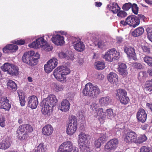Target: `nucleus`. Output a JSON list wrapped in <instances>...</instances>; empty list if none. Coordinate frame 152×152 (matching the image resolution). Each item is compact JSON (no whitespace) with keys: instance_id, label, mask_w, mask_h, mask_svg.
<instances>
[{"instance_id":"f257e3e1","label":"nucleus","mask_w":152,"mask_h":152,"mask_svg":"<svg viewBox=\"0 0 152 152\" xmlns=\"http://www.w3.org/2000/svg\"><path fill=\"white\" fill-rule=\"evenodd\" d=\"M83 93L85 96H88L92 98H94L98 96L100 93L101 91L97 86L88 83L85 85Z\"/></svg>"},{"instance_id":"f03ea898","label":"nucleus","mask_w":152,"mask_h":152,"mask_svg":"<svg viewBox=\"0 0 152 152\" xmlns=\"http://www.w3.org/2000/svg\"><path fill=\"white\" fill-rule=\"evenodd\" d=\"M39 58V55L36 53L35 55L34 51H30L24 53L22 57V61L31 66L37 64V60Z\"/></svg>"},{"instance_id":"7ed1b4c3","label":"nucleus","mask_w":152,"mask_h":152,"mask_svg":"<svg viewBox=\"0 0 152 152\" xmlns=\"http://www.w3.org/2000/svg\"><path fill=\"white\" fill-rule=\"evenodd\" d=\"M39 58V55L36 53L35 55L34 51H30L24 53L22 57V61L31 66L37 64V60Z\"/></svg>"},{"instance_id":"20e7f679","label":"nucleus","mask_w":152,"mask_h":152,"mask_svg":"<svg viewBox=\"0 0 152 152\" xmlns=\"http://www.w3.org/2000/svg\"><path fill=\"white\" fill-rule=\"evenodd\" d=\"M70 72L69 69L66 66H60L56 68L54 71L53 75L58 81L63 82L66 79V75Z\"/></svg>"},{"instance_id":"39448f33","label":"nucleus","mask_w":152,"mask_h":152,"mask_svg":"<svg viewBox=\"0 0 152 152\" xmlns=\"http://www.w3.org/2000/svg\"><path fill=\"white\" fill-rule=\"evenodd\" d=\"M32 130L31 126L28 124L23 125L20 126L17 130L18 138L20 140L27 139L28 137V133L32 132Z\"/></svg>"},{"instance_id":"423d86ee","label":"nucleus","mask_w":152,"mask_h":152,"mask_svg":"<svg viewBox=\"0 0 152 152\" xmlns=\"http://www.w3.org/2000/svg\"><path fill=\"white\" fill-rule=\"evenodd\" d=\"M77 121L76 117L74 116H71L67 124V134L70 136L73 135L77 130Z\"/></svg>"},{"instance_id":"0eeeda50","label":"nucleus","mask_w":152,"mask_h":152,"mask_svg":"<svg viewBox=\"0 0 152 152\" xmlns=\"http://www.w3.org/2000/svg\"><path fill=\"white\" fill-rule=\"evenodd\" d=\"M120 57L119 53L113 48L106 52L103 58L106 61L111 62L118 59Z\"/></svg>"},{"instance_id":"6e6552de","label":"nucleus","mask_w":152,"mask_h":152,"mask_svg":"<svg viewBox=\"0 0 152 152\" xmlns=\"http://www.w3.org/2000/svg\"><path fill=\"white\" fill-rule=\"evenodd\" d=\"M140 23V19L133 16H129L125 21H121L120 23L124 26L128 25L134 28L138 25Z\"/></svg>"},{"instance_id":"1a4fd4ad","label":"nucleus","mask_w":152,"mask_h":152,"mask_svg":"<svg viewBox=\"0 0 152 152\" xmlns=\"http://www.w3.org/2000/svg\"><path fill=\"white\" fill-rule=\"evenodd\" d=\"M116 96L118 97L121 103L123 104H127L129 102V97L127 96V92L124 89H119L117 91Z\"/></svg>"},{"instance_id":"9d476101","label":"nucleus","mask_w":152,"mask_h":152,"mask_svg":"<svg viewBox=\"0 0 152 152\" xmlns=\"http://www.w3.org/2000/svg\"><path fill=\"white\" fill-rule=\"evenodd\" d=\"M112 135V133L110 132H106L105 133H102L100 134L99 138L96 140L94 142V145L97 148H99L101 145L102 144L104 143Z\"/></svg>"},{"instance_id":"9b49d317","label":"nucleus","mask_w":152,"mask_h":152,"mask_svg":"<svg viewBox=\"0 0 152 152\" xmlns=\"http://www.w3.org/2000/svg\"><path fill=\"white\" fill-rule=\"evenodd\" d=\"M49 37L48 35H46L43 37H40L36 39L35 41H34L30 44L29 45V47L33 48H42L44 44L46 43V41L45 39L44 38L47 39Z\"/></svg>"},{"instance_id":"f8f14e48","label":"nucleus","mask_w":152,"mask_h":152,"mask_svg":"<svg viewBox=\"0 0 152 152\" xmlns=\"http://www.w3.org/2000/svg\"><path fill=\"white\" fill-rule=\"evenodd\" d=\"M72 41L74 48L76 50L79 52H81L84 50L85 45L80 38L72 37Z\"/></svg>"},{"instance_id":"ddd939ff","label":"nucleus","mask_w":152,"mask_h":152,"mask_svg":"<svg viewBox=\"0 0 152 152\" xmlns=\"http://www.w3.org/2000/svg\"><path fill=\"white\" fill-rule=\"evenodd\" d=\"M58 64L57 60L56 58H53L48 61L47 63L45 65L44 69L46 72L49 73Z\"/></svg>"},{"instance_id":"4468645a","label":"nucleus","mask_w":152,"mask_h":152,"mask_svg":"<svg viewBox=\"0 0 152 152\" xmlns=\"http://www.w3.org/2000/svg\"><path fill=\"white\" fill-rule=\"evenodd\" d=\"M118 144V140L114 138L111 140L107 142L104 146V149L107 151H110L115 149Z\"/></svg>"},{"instance_id":"2eb2a0df","label":"nucleus","mask_w":152,"mask_h":152,"mask_svg":"<svg viewBox=\"0 0 152 152\" xmlns=\"http://www.w3.org/2000/svg\"><path fill=\"white\" fill-rule=\"evenodd\" d=\"M124 141L126 143H129L134 142L135 143L137 135L133 131H129L123 136Z\"/></svg>"},{"instance_id":"dca6fc26","label":"nucleus","mask_w":152,"mask_h":152,"mask_svg":"<svg viewBox=\"0 0 152 152\" xmlns=\"http://www.w3.org/2000/svg\"><path fill=\"white\" fill-rule=\"evenodd\" d=\"M60 149L66 150L67 152L75 151L77 149V148L73 145L72 142L70 141H66L63 142L60 146Z\"/></svg>"},{"instance_id":"f3484780","label":"nucleus","mask_w":152,"mask_h":152,"mask_svg":"<svg viewBox=\"0 0 152 152\" xmlns=\"http://www.w3.org/2000/svg\"><path fill=\"white\" fill-rule=\"evenodd\" d=\"M88 135L83 132H81L78 135V145L81 148V146H85L88 144Z\"/></svg>"},{"instance_id":"a211bd4d","label":"nucleus","mask_w":152,"mask_h":152,"mask_svg":"<svg viewBox=\"0 0 152 152\" xmlns=\"http://www.w3.org/2000/svg\"><path fill=\"white\" fill-rule=\"evenodd\" d=\"M58 100L56 96L53 94H50L46 98L43 99L42 102L52 107L55 106Z\"/></svg>"},{"instance_id":"6ab92c4d","label":"nucleus","mask_w":152,"mask_h":152,"mask_svg":"<svg viewBox=\"0 0 152 152\" xmlns=\"http://www.w3.org/2000/svg\"><path fill=\"white\" fill-rule=\"evenodd\" d=\"M136 117L138 121L144 123L146 121L147 114L143 109L140 108L137 113Z\"/></svg>"},{"instance_id":"aec40b11","label":"nucleus","mask_w":152,"mask_h":152,"mask_svg":"<svg viewBox=\"0 0 152 152\" xmlns=\"http://www.w3.org/2000/svg\"><path fill=\"white\" fill-rule=\"evenodd\" d=\"M9 100L5 96L0 98V108L4 109L5 110H9L11 107L10 104L9 103Z\"/></svg>"},{"instance_id":"412c9836","label":"nucleus","mask_w":152,"mask_h":152,"mask_svg":"<svg viewBox=\"0 0 152 152\" xmlns=\"http://www.w3.org/2000/svg\"><path fill=\"white\" fill-rule=\"evenodd\" d=\"M28 106L32 109H35L37 107L38 104L37 98L35 96L33 95L28 98Z\"/></svg>"},{"instance_id":"4be33fe9","label":"nucleus","mask_w":152,"mask_h":152,"mask_svg":"<svg viewBox=\"0 0 152 152\" xmlns=\"http://www.w3.org/2000/svg\"><path fill=\"white\" fill-rule=\"evenodd\" d=\"M51 40L53 43L57 45H61L65 43L64 37L60 35H54Z\"/></svg>"},{"instance_id":"5701e85b","label":"nucleus","mask_w":152,"mask_h":152,"mask_svg":"<svg viewBox=\"0 0 152 152\" xmlns=\"http://www.w3.org/2000/svg\"><path fill=\"white\" fill-rule=\"evenodd\" d=\"M42 107L41 111L42 113L47 116L50 115L52 113V107L42 102Z\"/></svg>"},{"instance_id":"b1692460","label":"nucleus","mask_w":152,"mask_h":152,"mask_svg":"<svg viewBox=\"0 0 152 152\" xmlns=\"http://www.w3.org/2000/svg\"><path fill=\"white\" fill-rule=\"evenodd\" d=\"M18 47L17 45L14 44H8L3 48V52L4 53H8L9 52L13 53L16 52L18 49Z\"/></svg>"},{"instance_id":"393cba45","label":"nucleus","mask_w":152,"mask_h":152,"mask_svg":"<svg viewBox=\"0 0 152 152\" xmlns=\"http://www.w3.org/2000/svg\"><path fill=\"white\" fill-rule=\"evenodd\" d=\"M124 52L129 58L134 59L136 57V53L134 49L132 47L125 46L124 48Z\"/></svg>"},{"instance_id":"a878e982","label":"nucleus","mask_w":152,"mask_h":152,"mask_svg":"<svg viewBox=\"0 0 152 152\" xmlns=\"http://www.w3.org/2000/svg\"><path fill=\"white\" fill-rule=\"evenodd\" d=\"M53 131V128L50 125L48 124L45 126L42 130V133L44 135L48 136L51 135Z\"/></svg>"},{"instance_id":"bb28decb","label":"nucleus","mask_w":152,"mask_h":152,"mask_svg":"<svg viewBox=\"0 0 152 152\" xmlns=\"http://www.w3.org/2000/svg\"><path fill=\"white\" fill-rule=\"evenodd\" d=\"M108 80L111 84L116 85L118 82V76L115 73L110 72L107 77Z\"/></svg>"},{"instance_id":"cd10ccee","label":"nucleus","mask_w":152,"mask_h":152,"mask_svg":"<svg viewBox=\"0 0 152 152\" xmlns=\"http://www.w3.org/2000/svg\"><path fill=\"white\" fill-rule=\"evenodd\" d=\"M147 72L150 76L152 77V69H148L147 70ZM144 91L147 92L148 91L149 92L152 91V79L146 82L145 86L144 88Z\"/></svg>"},{"instance_id":"c85d7f7f","label":"nucleus","mask_w":152,"mask_h":152,"mask_svg":"<svg viewBox=\"0 0 152 152\" xmlns=\"http://www.w3.org/2000/svg\"><path fill=\"white\" fill-rule=\"evenodd\" d=\"M118 66V70L120 74L123 77H126L128 74L126 64L123 63H119Z\"/></svg>"},{"instance_id":"c756f323","label":"nucleus","mask_w":152,"mask_h":152,"mask_svg":"<svg viewBox=\"0 0 152 152\" xmlns=\"http://www.w3.org/2000/svg\"><path fill=\"white\" fill-rule=\"evenodd\" d=\"M111 99L108 96L100 98L99 100V104L101 106L104 107L108 105L110 103Z\"/></svg>"},{"instance_id":"7c9ffc66","label":"nucleus","mask_w":152,"mask_h":152,"mask_svg":"<svg viewBox=\"0 0 152 152\" xmlns=\"http://www.w3.org/2000/svg\"><path fill=\"white\" fill-rule=\"evenodd\" d=\"M107 7L108 9L114 13H117L120 10V8L118 4L114 2L108 4Z\"/></svg>"},{"instance_id":"2f4dec72","label":"nucleus","mask_w":152,"mask_h":152,"mask_svg":"<svg viewBox=\"0 0 152 152\" xmlns=\"http://www.w3.org/2000/svg\"><path fill=\"white\" fill-rule=\"evenodd\" d=\"M10 137H6L0 142V149L6 150L10 146Z\"/></svg>"},{"instance_id":"473e14b6","label":"nucleus","mask_w":152,"mask_h":152,"mask_svg":"<svg viewBox=\"0 0 152 152\" xmlns=\"http://www.w3.org/2000/svg\"><path fill=\"white\" fill-rule=\"evenodd\" d=\"M70 104L69 102L66 99L63 100L61 103L60 110L63 112L68 111L70 108Z\"/></svg>"},{"instance_id":"72a5a7b5","label":"nucleus","mask_w":152,"mask_h":152,"mask_svg":"<svg viewBox=\"0 0 152 152\" xmlns=\"http://www.w3.org/2000/svg\"><path fill=\"white\" fill-rule=\"evenodd\" d=\"M124 125L123 124H117L113 128L112 130L108 132H110L112 133L113 135L115 134V133L118 132L119 131H121L122 130L124 129Z\"/></svg>"},{"instance_id":"f704fd0d","label":"nucleus","mask_w":152,"mask_h":152,"mask_svg":"<svg viewBox=\"0 0 152 152\" xmlns=\"http://www.w3.org/2000/svg\"><path fill=\"white\" fill-rule=\"evenodd\" d=\"M96 113L97 116L102 119L104 120L106 118V113L104 110V109L102 108H98Z\"/></svg>"},{"instance_id":"c9c22d12","label":"nucleus","mask_w":152,"mask_h":152,"mask_svg":"<svg viewBox=\"0 0 152 152\" xmlns=\"http://www.w3.org/2000/svg\"><path fill=\"white\" fill-rule=\"evenodd\" d=\"M144 32V29L142 27H139L132 32V35L134 37H139Z\"/></svg>"},{"instance_id":"e433bc0d","label":"nucleus","mask_w":152,"mask_h":152,"mask_svg":"<svg viewBox=\"0 0 152 152\" xmlns=\"http://www.w3.org/2000/svg\"><path fill=\"white\" fill-rule=\"evenodd\" d=\"M18 67L13 65L12 66L10 69L8 70V74L12 76H17L19 73Z\"/></svg>"},{"instance_id":"4c0bfd02","label":"nucleus","mask_w":152,"mask_h":152,"mask_svg":"<svg viewBox=\"0 0 152 152\" xmlns=\"http://www.w3.org/2000/svg\"><path fill=\"white\" fill-rule=\"evenodd\" d=\"M147 140V137L145 135H141L139 136L138 138H136L135 143H142L145 141Z\"/></svg>"},{"instance_id":"58836bf2","label":"nucleus","mask_w":152,"mask_h":152,"mask_svg":"<svg viewBox=\"0 0 152 152\" xmlns=\"http://www.w3.org/2000/svg\"><path fill=\"white\" fill-rule=\"evenodd\" d=\"M7 86L9 88L13 90L14 91L17 89L16 84L12 80H8L7 83Z\"/></svg>"},{"instance_id":"ea45409f","label":"nucleus","mask_w":152,"mask_h":152,"mask_svg":"<svg viewBox=\"0 0 152 152\" xmlns=\"http://www.w3.org/2000/svg\"><path fill=\"white\" fill-rule=\"evenodd\" d=\"M106 112V115L107 117L109 119H112L115 115V114L113 113V110L111 108L108 109L105 111Z\"/></svg>"},{"instance_id":"a19ab883","label":"nucleus","mask_w":152,"mask_h":152,"mask_svg":"<svg viewBox=\"0 0 152 152\" xmlns=\"http://www.w3.org/2000/svg\"><path fill=\"white\" fill-rule=\"evenodd\" d=\"M12 65L9 63H6L1 66V68L3 71H7L8 73V70L10 69Z\"/></svg>"},{"instance_id":"79ce46f5","label":"nucleus","mask_w":152,"mask_h":152,"mask_svg":"<svg viewBox=\"0 0 152 152\" xmlns=\"http://www.w3.org/2000/svg\"><path fill=\"white\" fill-rule=\"evenodd\" d=\"M144 61L148 65L152 67V57L148 56H145L143 58Z\"/></svg>"},{"instance_id":"37998d69","label":"nucleus","mask_w":152,"mask_h":152,"mask_svg":"<svg viewBox=\"0 0 152 152\" xmlns=\"http://www.w3.org/2000/svg\"><path fill=\"white\" fill-rule=\"evenodd\" d=\"M53 89L56 92L61 91L63 90V87L62 85L56 83H54L53 84Z\"/></svg>"},{"instance_id":"c03bdc74","label":"nucleus","mask_w":152,"mask_h":152,"mask_svg":"<svg viewBox=\"0 0 152 152\" xmlns=\"http://www.w3.org/2000/svg\"><path fill=\"white\" fill-rule=\"evenodd\" d=\"M94 65L96 68L98 70L102 69L104 68V64L103 62H95Z\"/></svg>"},{"instance_id":"a18cd8bd","label":"nucleus","mask_w":152,"mask_h":152,"mask_svg":"<svg viewBox=\"0 0 152 152\" xmlns=\"http://www.w3.org/2000/svg\"><path fill=\"white\" fill-rule=\"evenodd\" d=\"M18 94L20 105L22 106H24L26 103L24 96L22 95L21 92L20 93L19 92H18Z\"/></svg>"},{"instance_id":"49530a36","label":"nucleus","mask_w":152,"mask_h":152,"mask_svg":"<svg viewBox=\"0 0 152 152\" xmlns=\"http://www.w3.org/2000/svg\"><path fill=\"white\" fill-rule=\"evenodd\" d=\"M146 31L148 38L152 42V28L148 27L147 28Z\"/></svg>"},{"instance_id":"de8ad7c7","label":"nucleus","mask_w":152,"mask_h":152,"mask_svg":"<svg viewBox=\"0 0 152 152\" xmlns=\"http://www.w3.org/2000/svg\"><path fill=\"white\" fill-rule=\"evenodd\" d=\"M66 54H67L66 56V59L72 60L74 59V54L72 51L66 52Z\"/></svg>"},{"instance_id":"09e8293b","label":"nucleus","mask_w":152,"mask_h":152,"mask_svg":"<svg viewBox=\"0 0 152 152\" xmlns=\"http://www.w3.org/2000/svg\"><path fill=\"white\" fill-rule=\"evenodd\" d=\"M43 50L45 51H50L51 50L53 49V48L51 46H50L49 45L46 41V43L45 45L44 44V45L42 48Z\"/></svg>"},{"instance_id":"8fccbe9b","label":"nucleus","mask_w":152,"mask_h":152,"mask_svg":"<svg viewBox=\"0 0 152 152\" xmlns=\"http://www.w3.org/2000/svg\"><path fill=\"white\" fill-rule=\"evenodd\" d=\"M81 147H83V152H93V150L88 144L85 146H81Z\"/></svg>"},{"instance_id":"3c124183","label":"nucleus","mask_w":152,"mask_h":152,"mask_svg":"<svg viewBox=\"0 0 152 152\" xmlns=\"http://www.w3.org/2000/svg\"><path fill=\"white\" fill-rule=\"evenodd\" d=\"M132 9L133 12L136 15L137 14L138 11V7L135 4H133L132 6Z\"/></svg>"},{"instance_id":"603ef678","label":"nucleus","mask_w":152,"mask_h":152,"mask_svg":"<svg viewBox=\"0 0 152 152\" xmlns=\"http://www.w3.org/2000/svg\"><path fill=\"white\" fill-rule=\"evenodd\" d=\"M132 4L131 3L124 4L123 6L122 9L125 11L128 10L132 7Z\"/></svg>"},{"instance_id":"864d4df0","label":"nucleus","mask_w":152,"mask_h":152,"mask_svg":"<svg viewBox=\"0 0 152 152\" xmlns=\"http://www.w3.org/2000/svg\"><path fill=\"white\" fill-rule=\"evenodd\" d=\"M12 43L18 45H23L25 44V41L22 39L15 40L12 41Z\"/></svg>"},{"instance_id":"5fc2aeb1","label":"nucleus","mask_w":152,"mask_h":152,"mask_svg":"<svg viewBox=\"0 0 152 152\" xmlns=\"http://www.w3.org/2000/svg\"><path fill=\"white\" fill-rule=\"evenodd\" d=\"M90 109L93 111H95L96 113L97 110L99 108H98V104L95 103H93L90 105Z\"/></svg>"},{"instance_id":"6e6d98bb","label":"nucleus","mask_w":152,"mask_h":152,"mask_svg":"<svg viewBox=\"0 0 152 152\" xmlns=\"http://www.w3.org/2000/svg\"><path fill=\"white\" fill-rule=\"evenodd\" d=\"M140 152H151V150L150 148L144 146L141 148Z\"/></svg>"},{"instance_id":"4d7b16f0","label":"nucleus","mask_w":152,"mask_h":152,"mask_svg":"<svg viewBox=\"0 0 152 152\" xmlns=\"http://www.w3.org/2000/svg\"><path fill=\"white\" fill-rule=\"evenodd\" d=\"M5 118L3 116L0 117V125L2 127H4L5 125Z\"/></svg>"},{"instance_id":"13d9d810","label":"nucleus","mask_w":152,"mask_h":152,"mask_svg":"<svg viewBox=\"0 0 152 152\" xmlns=\"http://www.w3.org/2000/svg\"><path fill=\"white\" fill-rule=\"evenodd\" d=\"M117 15L121 18L126 17L127 15V13L123 11H121L118 13Z\"/></svg>"},{"instance_id":"bf43d9fd","label":"nucleus","mask_w":152,"mask_h":152,"mask_svg":"<svg viewBox=\"0 0 152 152\" xmlns=\"http://www.w3.org/2000/svg\"><path fill=\"white\" fill-rule=\"evenodd\" d=\"M132 66L135 68L141 69L143 68L142 66L140 63H135L133 64Z\"/></svg>"},{"instance_id":"052dcab7","label":"nucleus","mask_w":152,"mask_h":152,"mask_svg":"<svg viewBox=\"0 0 152 152\" xmlns=\"http://www.w3.org/2000/svg\"><path fill=\"white\" fill-rule=\"evenodd\" d=\"M141 48L144 52L148 53H150V49L147 46L145 45L142 46Z\"/></svg>"},{"instance_id":"680f3d73","label":"nucleus","mask_w":152,"mask_h":152,"mask_svg":"<svg viewBox=\"0 0 152 152\" xmlns=\"http://www.w3.org/2000/svg\"><path fill=\"white\" fill-rule=\"evenodd\" d=\"M97 45L98 48L102 49L105 46L106 44L102 41H99L98 42Z\"/></svg>"},{"instance_id":"e2e57ef3","label":"nucleus","mask_w":152,"mask_h":152,"mask_svg":"<svg viewBox=\"0 0 152 152\" xmlns=\"http://www.w3.org/2000/svg\"><path fill=\"white\" fill-rule=\"evenodd\" d=\"M67 54L66 53H64L63 52H61L58 53V56L59 58H66V55Z\"/></svg>"},{"instance_id":"0e129e2a","label":"nucleus","mask_w":152,"mask_h":152,"mask_svg":"<svg viewBox=\"0 0 152 152\" xmlns=\"http://www.w3.org/2000/svg\"><path fill=\"white\" fill-rule=\"evenodd\" d=\"M117 42L119 44L121 43L123 40V39L122 37H119L117 38Z\"/></svg>"},{"instance_id":"69168bd1","label":"nucleus","mask_w":152,"mask_h":152,"mask_svg":"<svg viewBox=\"0 0 152 152\" xmlns=\"http://www.w3.org/2000/svg\"><path fill=\"white\" fill-rule=\"evenodd\" d=\"M80 119H81L82 121H84L85 120V117L84 115H83L82 113L80 114L79 115Z\"/></svg>"},{"instance_id":"338daca9","label":"nucleus","mask_w":152,"mask_h":152,"mask_svg":"<svg viewBox=\"0 0 152 152\" xmlns=\"http://www.w3.org/2000/svg\"><path fill=\"white\" fill-rule=\"evenodd\" d=\"M138 18H140V19H142V20H144L145 18V17L144 15H141V14L139 15H138Z\"/></svg>"},{"instance_id":"774afa93","label":"nucleus","mask_w":152,"mask_h":152,"mask_svg":"<svg viewBox=\"0 0 152 152\" xmlns=\"http://www.w3.org/2000/svg\"><path fill=\"white\" fill-rule=\"evenodd\" d=\"M147 4L152 5V0H144Z\"/></svg>"}]
</instances>
